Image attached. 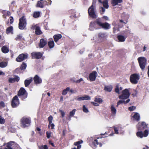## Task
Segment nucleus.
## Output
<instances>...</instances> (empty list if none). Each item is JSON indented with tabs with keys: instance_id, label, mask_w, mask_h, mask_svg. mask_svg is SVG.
<instances>
[{
	"instance_id": "1",
	"label": "nucleus",
	"mask_w": 149,
	"mask_h": 149,
	"mask_svg": "<svg viewBox=\"0 0 149 149\" xmlns=\"http://www.w3.org/2000/svg\"><path fill=\"white\" fill-rule=\"evenodd\" d=\"M90 29L93 30L94 29H97L102 28L104 30H108L111 27L110 24L107 22H91L89 25Z\"/></svg>"
},
{
	"instance_id": "2",
	"label": "nucleus",
	"mask_w": 149,
	"mask_h": 149,
	"mask_svg": "<svg viewBox=\"0 0 149 149\" xmlns=\"http://www.w3.org/2000/svg\"><path fill=\"white\" fill-rule=\"evenodd\" d=\"M95 1H96V0H93L92 5L88 8V10L89 16L93 19H95L97 17L94 6L95 4L94 2Z\"/></svg>"
},
{
	"instance_id": "3",
	"label": "nucleus",
	"mask_w": 149,
	"mask_h": 149,
	"mask_svg": "<svg viewBox=\"0 0 149 149\" xmlns=\"http://www.w3.org/2000/svg\"><path fill=\"white\" fill-rule=\"evenodd\" d=\"M28 93L23 87H21L17 92V96L21 100H24L28 96Z\"/></svg>"
},
{
	"instance_id": "4",
	"label": "nucleus",
	"mask_w": 149,
	"mask_h": 149,
	"mask_svg": "<svg viewBox=\"0 0 149 149\" xmlns=\"http://www.w3.org/2000/svg\"><path fill=\"white\" fill-rule=\"evenodd\" d=\"M26 20L24 16H23L19 18L18 24V28L19 29H24L26 26Z\"/></svg>"
},
{
	"instance_id": "5",
	"label": "nucleus",
	"mask_w": 149,
	"mask_h": 149,
	"mask_svg": "<svg viewBox=\"0 0 149 149\" xmlns=\"http://www.w3.org/2000/svg\"><path fill=\"white\" fill-rule=\"evenodd\" d=\"M31 122L30 118L23 117L21 119V126L23 128L28 127L30 125Z\"/></svg>"
},
{
	"instance_id": "6",
	"label": "nucleus",
	"mask_w": 149,
	"mask_h": 149,
	"mask_svg": "<svg viewBox=\"0 0 149 149\" xmlns=\"http://www.w3.org/2000/svg\"><path fill=\"white\" fill-rule=\"evenodd\" d=\"M137 59L140 68L142 70H144L147 62L146 59L144 57H141L138 58Z\"/></svg>"
},
{
	"instance_id": "7",
	"label": "nucleus",
	"mask_w": 149,
	"mask_h": 149,
	"mask_svg": "<svg viewBox=\"0 0 149 149\" xmlns=\"http://www.w3.org/2000/svg\"><path fill=\"white\" fill-rule=\"evenodd\" d=\"M140 79L139 75L136 73L132 74L130 77V79L131 82L134 84H137Z\"/></svg>"
},
{
	"instance_id": "8",
	"label": "nucleus",
	"mask_w": 149,
	"mask_h": 149,
	"mask_svg": "<svg viewBox=\"0 0 149 149\" xmlns=\"http://www.w3.org/2000/svg\"><path fill=\"white\" fill-rule=\"evenodd\" d=\"M130 95V93L128 89L125 88L123 91L122 94L119 96V98L121 100L127 99Z\"/></svg>"
},
{
	"instance_id": "9",
	"label": "nucleus",
	"mask_w": 149,
	"mask_h": 149,
	"mask_svg": "<svg viewBox=\"0 0 149 149\" xmlns=\"http://www.w3.org/2000/svg\"><path fill=\"white\" fill-rule=\"evenodd\" d=\"M43 54V52H34L31 53V56L32 59H37L41 58Z\"/></svg>"
},
{
	"instance_id": "10",
	"label": "nucleus",
	"mask_w": 149,
	"mask_h": 149,
	"mask_svg": "<svg viewBox=\"0 0 149 149\" xmlns=\"http://www.w3.org/2000/svg\"><path fill=\"white\" fill-rule=\"evenodd\" d=\"M19 104V100L17 96L15 95L14 96L11 102V105L13 108H16Z\"/></svg>"
},
{
	"instance_id": "11",
	"label": "nucleus",
	"mask_w": 149,
	"mask_h": 149,
	"mask_svg": "<svg viewBox=\"0 0 149 149\" xmlns=\"http://www.w3.org/2000/svg\"><path fill=\"white\" fill-rule=\"evenodd\" d=\"M107 36L106 33L100 32L98 34V40L100 42H103L106 40Z\"/></svg>"
},
{
	"instance_id": "12",
	"label": "nucleus",
	"mask_w": 149,
	"mask_h": 149,
	"mask_svg": "<svg viewBox=\"0 0 149 149\" xmlns=\"http://www.w3.org/2000/svg\"><path fill=\"white\" fill-rule=\"evenodd\" d=\"M28 57V54H21L16 58V61L17 62H21L27 58Z\"/></svg>"
},
{
	"instance_id": "13",
	"label": "nucleus",
	"mask_w": 149,
	"mask_h": 149,
	"mask_svg": "<svg viewBox=\"0 0 149 149\" xmlns=\"http://www.w3.org/2000/svg\"><path fill=\"white\" fill-rule=\"evenodd\" d=\"M148 124L144 122L143 121L141 123H139L137 125V128L139 130L142 131L148 127Z\"/></svg>"
},
{
	"instance_id": "14",
	"label": "nucleus",
	"mask_w": 149,
	"mask_h": 149,
	"mask_svg": "<svg viewBox=\"0 0 149 149\" xmlns=\"http://www.w3.org/2000/svg\"><path fill=\"white\" fill-rule=\"evenodd\" d=\"M104 144V143L102 142H98V141L97 139H95L92 142V143L91 144V146L93 148H95L97 146V145H99L100 147L102 146V144Z\"/></svg>"
},
{
	"instance_id": "15",
	"label": "nucleus",
	"mask_w": 149,
	"mask_h": 149,
	"mask_svg": "<svg viewBox=\"0 0 149 149\" xmlns=\"http://www.w3.org/2000/svg\"><path fill=\"white\" fill-rule=\"evenodd\" d=\"M97 73L95 71H94L90 73L89 76V78L90 81H95L97 77Z\"/></svg>"
},
{
	"instance_id": "16",
	"label": "nucleus",
	"mask_w": 149,
	"mask_h": 149,
	"mask_svg": "<svg viewBox=\"0 0 149 149\" xmlns=\"http://www.w3.org/2000/svg\"><path fill=\"white\" fill-rule=\"evenodd\" d=\"M47 40L46 38H41L38 43V46L40 48H43L47 43Z\"/></svg>"
},
{
	"instance_id": "17",
	"label": "nucleus",
	"mask_w": 149,
	"mask_h": 149,
	"mask_svg": "<svg viewBox=\"0 0 149 149\" xmlns=\"http://www.w3.org/2000/svg\"><path fill=\"white\" fill-rule=\"evenodd\" d=\"M33 81L34 83L36 84H37L41 83L42 81L39 76L37 75H36L33 77Z\"/></svg>"
},
{
	"instance_id": "18",
	"label": "nucleus",
	"mask_w": 149,
	"mask_h": 149,
	"mask_svg": "<svg viewBox=\"0 0 149 149\" xmlns=\"http://www.w3.org/2000/svg\"><path fill=\"white\" fill-rule=\"evenodd\" d=\"M35 28V34L36 35H39L42 34V32L40 30V28L39 26L37 24L34 26Z\"/></svg>"
},
{
	"instance_id": "19",
	"label": "nucleus",
	"mask_w": 149,
	"mask_h": 149,
	"mask_svg": "<svg viewBox=\"0 0 149 149\" xmlns=\"http://www.w3.org/2000/svg\"><path fill=\"white\" fill-rule=\"evenodd\" d=\"M109 20L108 17L106 16H104L101 18H99L96 19L94 22H104Z\"/></svg>"
},
{
	"instance_id": "20",
	"label": "nucleus",
	"mask_w": 149,
	"mask_h": 149,
	"mask_svg": "<svg viewBox=\"0 0 149 149\" xmlns=\"http://www.w3.org/2000/svg\"><path fill=\"white\" fill-rule=\"evenodd\" d=\"M19 80V77L17 76H15L14 78H9L8 79V82L13 83L16 81L17 82H18Z\"/></svg>"
},
{
	"instance_id": "21",
	"label": "nucleus",
	"mask_w": 149,
	"mask_h": 149,
	"mask_svg": "<svg viewBox=\"0 0 149 149\" xmlns=\"http://www.w3.org/2000/svg\"><path fill=\"white\" fill-rule=\"evenodd\" d=\"M127 38L122 35H118L117 36V38L118 40V42H124Z\"/></svg>"
},
{
	"instance_id": "22",
	"label": "nucleus",
	"mask_w": 149,
	"mask_h": 149,
	"mask_svg": "<svg viewBox=\"0 0 149 149\" xmlns=\"http://www.w3.org/2000/svg\"><path fill=\"white\" fill-rule=\"evenodd\" d=\"M62 37V35L60 34L55 35L53 36L54 40L56 43H57L58 41L61 39Z\"/></svg>"
},
{
	"instance_id": "23",
	"label": "nucleus",
	"mask_w": 149,
	"mask_h": 149,
	"mask_svg": "<svg viewBox=\"0 0 149 149\" xmlns=\"http://www.w3.org/2000/svg\"><path fill=\"white\" fill-rule=\"evenodd\" d=\"M26 67L27 65L26 63L24 62H23L21 64V65L20 66V69L18 68L16 69L15 70V71L17 72L18 73V71L20 69L22 70H24L26 69Z\"/></svg>"
},
{
	"instance_id": "24",
	"label": "nucleus",
	"mask_w": 149,
	"mask_h": 149,
	"mask_svg": "<svg viewBox=\"0 0 149 149\" xmlns=\"http://www.w3.org/2000/svg\"><path fill=\"white\" fill-rule=\"evenodd\" d=\"M69 13L71 15L70 16L71 19H75L77 18L75 12L74 10H71L69 11Z\"/></svg>"
},
{
	"instance_id": "25",
	"label": "nucleus",
	"mask_w": 149,
	"mask_h": 149,
	"mask_svg": "<svg viewBox=\"0 0 149 149\" xmlns=\"http://www.w3.org/2000/svg\"><path fill=\"white\" fill-rule=\"evenodd\" d=\"M132 117L135 120L139 121L140 119V114L139 113L137 112L135 113V114L134 116H133Z\"/></svg>"
},
{
	"instance_id": "26",
	"label": "nucleus",
	"mask_w": 149,
	"mask_h": 149,
	"mask_svg": "<svg viewBox=\"0 0 149 149\" xmlns=\"http://www.w3.org/2000/svg\"><path fill=\"white\" fill-rule=\"evenodd\" d=\"M33 81V79L32 77L30 79H26L24 81V85L26 87H27Z\"/></svg>"
},
{
	"instance_id": "27",
	"label": "nucleus",
	"mask_w": 149,
	"mask_h": 149,
	"mask_svg": "<svg viewBox=\"0 0 149 149\" xmlns=\"http://www.w3.org/2000/svg\"><path fill=\"white\" fill-rule=\"evenodd\" d=\"M122 2V0H112L111 4L113 6H115Z\"/></svg>"
},
{
	"instance_id": "28",
	"label": "nucleus",
	"mask_w": 149,
	"mask_h": 149,
	"mask_svg": "<svg viewBox=\"0 0 149 149\" xmlns=\"http://www.w3.org/2000/svg\"><path fill=\"white\" fill-rule=\"evenodd\" d=\"M111 114L113 116H115L116 113V109L114 107L113 105H112L110 107Z\"/></svg>"
},
{
	"instance_id": "29",
	"label": "nucleus",
	"mask_w": 149,
	"mask_h": 149,
	"mask_svg": "<svg viewBox=\"0 0 149 149\" xmlns=\"http://www.w3.org/2000/svg\"><path fill=\"white\" fill-rule=\"evenodd\" d=\"M6 33L8 34L10 33L11 34L13 33V27L12 26H10L6 29Z\"/></svg>"
},
{
	"instance_id": "30",
	"label": "nucleus",
	"mask_w": 149,
	"mask_h": 149,
	"mask_svg": "<svg viewBox=\"0 0 149 149\" xmlns=\"http://www.w3.org/2000/svg\"><path fill=\"white\" fill-rule=\"evenodd\" d=\"M130 101V99H128L126 101L123 100H119L117 103V107H118V106L120 104L123 103H124L125 104H127L129 103Z\"/></svg>"
},
{
	"instance_id": "31",
	"label": "nucleus",
	"mask_w": 149,
	"mask_h": 149,
	"mask_svg": "<svg viewBox=\"0 0 149 149\" xmlns=\"http://www.w3.org/2000/svg\"><path fill=\"white\" fill-rule=\"evenodd\" d=\"M102 3V4L103 7L106 9H108L109 8L108 0H104L103 1Z\"/></svg>"
},
{
	"instance_id": "32",
	"label": "nucleus",
	"mask_w": 149,
	"mask_h": 149,
	"mask_svg": "<svg viewBox=\"0 0 149 149\" xmlns=\"http://www.w3.org/2000/svg\"><path fill=\"white\" fill-rule=\"evenodd\" d=\"M2 52L4 53H7L9 51V49L6 46L2 47L1 48Z\"/></svg>"
},
{
	"instance_id": "33",
	"label": "nucleus",
	"mask_w": 149,
	"mask_h": 149,
	"mask_svg": "<svg viewBox=\"0 0 149 149\" xmlns=\"http://www.w3.org/2000/svg\"><path fill=\"white\" fill-rule=\"evenodd\" d=\"M83 142V141L81 140L80 141L75 142L74 143V145L76 146H77V147L78 148V149H80L81 147V146L80 144L82 143Z\"/></svg>"
},
{
	"instance_id": "34",
	"label": "nucleus",
	"mask_w": 149,
	"mask_h": 149,
	"mask_svg": "<svg viewBox=\"0 0 149 149\" xmlns=\"http://www.w3.org/2000/svg\"><path fill=\"white\" fill-rule=\"evenodd\" d=\"M48 46L50 49L53 48L54 46V41H51L48 42Z\"/></svg>"
},
{
	"instance_id": "35",
	"label": "nucleus",
	"mask_w": 149,
	"mask_h": 149,
	"mask_svg": "<svg viewBox=\"0 0 149 149\" xmlns=\"http://www.w3.org/2000/svg\"><path fill=\"white\" fill-rule=\"evenodd\" d=\"M40 12L39 11L34 12L33 15V16L35 18H37L40 16Z\"/></svg>"
},
{
	"instance_id": "36",
	"label": "nucleus",
	"mask_w": 149,
	"mask_h": 149,
	"mask_svg": "<svg viewBox=\"0 0 149 149\" xmlns=\"http://www.w3.org/2000/svg\"><path fill=\"white\" fill-rule=\"evenodd\" d=\"M104 90L107 92H111L112 89V87L111 86H106L104 87Z\"/></svg>"
},
{
	"instance_id": "37",
	"label": "nucleus",
	"mask_w": 149,
	"mask_h": 149,
	"mask_svg": "<svg viewBox=\"0 0 149 149\" xmlns=\"http://www.w3.org/2000/svg\"><path fill=\"white\" fill-rule=\"evenodd\" d=\"M76 111V109H74L72 111L70 112L69 116H68L69 120H70V117H73L75 114Z\"/></svg>"
},
{
	"instance_id": "38",
	"label": "nucleus",
	"mask_w": 149,
	"mask_h": 149,
	"mask_svg": "<svg viewBox=\"0 0 149 149\" xmlns=\"http://www.w3.org/2000/svg\"><path fill=\"white\" fill-rule=\"evenodd\" d=\"M36 6L37 7H40L42 8L44 7V5L43 3V2L38 1L37 2Z\"/></svg>"
},
{
	"instance_id": "39",
	"label": "nucleus",
	"mask_w": 149,
	"mask_h": 149,
	"mask_svg": "<svg viewBox=\"0 0 149 149\" xmlns=\"http://www.w3.org/2000/svg\"><path fill=\"white\" fill-rule=\"evenodd\" d=\"M42 2L44 5V7L46 5H50L52 2L51 0H45V1Z\"/></svg>"
},
{
	"instance_id": "40",
	"label": "nucleus",
	"mask_w": 149,
	"mask_h": 149,
	"mask_svg": "<svg viewBox=\"0 0 149 149\" xmlns=\"http://www.w3.org/2000/svg\"><path fill=\"white\" fill-rule=\"evenodd\" d=\"M70 90V88L67 87L66 89L63 90L62 92V94L63 95H65L68 93V92Z\"/></svg>"
},
{
	"instance_id": "41",
	"label": "nucleus",
	"mask_w": 149,
	"mask_h": 149,
	"mask_svg": "<svg viewBox=\"0 0 149 149\" xmlns=\"http://www.w3.org/2000/svg\"><path fill=\"white\" fill-rule=\"evenodd\" d=\"M7 65V63L6 62L3 61L0 63V67L3 68L6 67Z\"/></svg>"
},
{
	"instance_id": "42",
	"label": "nucleus",
	"mask_w": 149,
	"mask_h": 149,
	"mask_svg": "<svg viewBox=\"0 0 149 149\" xmlns=\"http://www.w3.org/2000/svg\"><path fill=\"white\" fill-rule=\"evenodd\" d=\"M136 135L138 137L142 138L143 136V133L142 131L138 132H136Z\"/></svg>"
},
{
	"instance_id": "43",
	"label": "nucleus",
	"mask_w": 149,
	"mask_h": 149,
	"mask_svg": "<svg viewBox=\"0 0 149 149\" xmlns=\"http://www.w3.org/2000/svg\"><path fill=\"white\" fill-rule=\"evenodd\" d=\"M13 143L14 142H13V141H10L9 142L7 143L6 145V147H7V148L8 149L9 148H12L11 147V146L12 145V143Z\"/></svg>"
},
{
	"instance_id": "44",
	"label": "nucleus",
	"mask_w": 149,
	"mask_h": 149,
	"mask_svg": "<svg viewBox=\"0 0 149 149\" xmlns=\"http://www.w3.org/2000/svg\"><path fill=\"white\" fill-rule=\"evenodd\" d=\"M94 101L95 102H98L99 103H101L103 102L102 99L99 98H95Z\"/></svg>"
},
{
	"instance_id": "45",
	"label": "nucleus",
	"mask_w": 149,
	"mask_h": 149,
	"mask_svg": "<svg viewBox=\"0 0 149 149\" xmlns=\"http://www.w3.org/2000/svg\"><path fill=\"white\" fill-rule=\"evenodd\" d=\"M105 8L103 7H100V12L101 14H103L105 12Z\"/></svg>"
},
{
	"instance_id": "46",
	"label": "nucleus",
	"mask_w": 149,
	"mask_h": 149,
	"mask_svg": "<svg viewBox=\"0 0 149 149\" xmlns=\"http://www.w3.org/2000/svg\"><path fill=\"white\" fill-rule=\"evenodd\" d=\"M48 147L46 145L38 146V149H48Z\"/></svg>"
},
{
	"instance_id": "47",
	"label": "nucleus",
	"mask_w": 149,
	"mask_h": 149,
	"mask_svg": "<svg viewBox=\"0 0 149 149\" xmlns=\"http://www.w3.org/2000/svg\"><path fill=\"white\" fill-rule=\"evenodd\" d=\"M122 89V87H120V88H119L117 86L115 89V92L118 94H119L120 93L119 91L121 90Z\"/></svg>"
},
{
	"instance_id": "48",
	"label": "nucleus",
	"mask_w": 149,
	"mask_h": 149,
	"mask_svg": "<svg viewBox=\"0 0 149 149\" xmlns=\"http://www.w3.org/2000/svg\"><path fill=\"white\" fill-rule=\"evenodd\" d=\"M22 36L20 34L18 35L17 37L15 38V40L17 41L19 40H21L22 39Z\"/></svg>"
},
{
	"instance_id": "49",
	"label": "nucleus",
	"mask_w": 149,
	"mask_h": 149,
	"mask_svg": "<svg viewBox=\"0 0 149 149\" xmlns=\"http://www.w3.org/2000/svg\"><path fill=\"white\" fill-rule=\"evenodd\" d=\"M149 132L147 130H145L143 132V136L145 137H146L148 134Z\"/></svg>"
},
{
	"instance_id": "50",
	"label": "nucleus",
	"mask_w": 149,
	"mask_h": 149,
	"mask_svg": "<svg viewBox=\"0 0 149 149\" xmlns=\"http://www.w3.org/2000/svg\"><path fill=\"white\" fill-rule=\"evenodd\" d=\"M53 119V117L51 116H50L49 117H48V120L49 121V124H51V123H52Z\"/></svg>"
},
{
	"instance_id": "51",
	"label": "nucleus",
	"mask_w": 149,
	"mask_h": 149,
	"mask_svg": "<svg viewBox=\"0 0 149 149\" xmlns=\"http://www.w3.org/2000/svg\"><path fill=\"white\" fill-rule=\"evenodd\" d=\"M83 111L86 113H88V111L87 108H86L85 105H84L83 107Z\"/></svg>"
},
{
	"instance_id": "52",
	"label": "nucleus",
	"mask_w": 149,
	"mask_h": 149,
	"mask_svg": "<svg viewBox=\"0 0 149 149\" xmlns=\"http://www.w3.org/2000/svg\"><path fill=\"white\" fill-rule=\"evenodd\" d=\"M5 123V119L4 118H2V117L0 116V124H4Z\"/></svg>"
},
{
	"instance_id": "53",
	"label": "nucleus",
	"mask_w": 149,
	"mask_h": 149,
	"mask_svg": "<svg viewBox=\"0 0 149 149\" xmlns=\"http://www.w3.org/2000/svg\"><path fill=\"white\" fill-rule=\"evenodd\" d=\"M136 109V107L134 106H132L128 108V110L130 111H133Z\"/></svg>"
},
{
	"instance_id": "54",
	"label": "nucleus",
	"mask_w": 149,
	"mask_h": 149,
	"mask_svg": "<svg viewBox=\"0 0 149 149\" xmlns=\"http://www.w3.org/2000/svg\"><path fill=\"white\" fill-rule=\"evenodd\" d=\"M54 125L53 123H51V124H49V123L48 125V127L49 128H50V127H51V129H54Z\"/></svg>"
},
{
	"instance_id": "55",
	"label": "nucleus",
	"mask_w": 149,
	"mask_h": 149,
	"mask_svg": "<svg viewBox=\"0 0 149 149\" xmlns=\"http://www.w3.org/2000/svg\"><path fill=\"white\" fill-rule=\"evenodd\" d=\"M113 128L116 134H118V128L117 127H116L115 126L113 127Z\"/></svg>"
},
{
	"instance_id": "56",
	"label": "nucleus",
	"mask_w": 149,
	"mask_h": 149,
	"mask_svg": "<svg viewBox=\"0 0 149 149\" xmlns=\"http://www.w3.org/2000/svg\"><path fill=\"white\" fill-rule=\"evenodd\" d=\"M84 97V100H90L91 98L88 95H85L83 96Z\"/></svg>"
},
{
	"instance_id": "57",
	"label": "nucleus",
	"mask_w": 149,
	"mask_h": 149,
	"mask_svg": "<svg viewBox=\"0 0 149 149\" xmlns=\"http://www.w3.org/2000/svg\"><path fill=\"white\" fill-rule=\"evenodd\" d=\"M5 106V105L4 102L3 101L0 102V109L1 108H3Z\"/></svg>"
},
{
	"instance_id": "58",
	"label": "nucleus",
	"mask_w": 149,
	"mask_h": 149,
	"mask_svg": "<svg viewBox=\"0 0 149 149\" xmlns=\"http://www.w3.org/2000/svg\"><path fill=\"white\" fill-rule=\"evenodd\" d=\"M51 133L50 132L47 131L46 132L47 137L48 139L50 138L51 136Z\"/></svg>"
},
{
	"instance_id": "59",
	"label": "nucleus",
	"mask_w": 149,
	"mask_h": 149,
	"mask_svg": "<svg viewBox=\"0 0 149 149\" xmlns=\"http://www.w3.org/2000/svg\"><path fill=\"white\" fill-rule=\"evenodd\" d=\"M60 111L61 113L62 118H63L65 115V113L62 110H60Z\"/></svg>"
},
{
	"instance_id": "60",
	"label": "nucleus",
	"mask_w": 149,
	"mask_h": 149,
	"mask_svg": "<svg viewBox=\"0 0 149 149\" xmlns=\"http://www.w3.org/2000/svg\"><path fill=\"white\" fill-rule=\"evenodd\" d=\"M83 81V79L82 78H80L79 80H77L76 81H74V82L77 83H80L81 81Z\"/></svg>"
},
{
	"instance_id": "61",
	"label": "nucleus",
	"mask_w": 149,
	"mask_h": 149,
	"mask_svg": "<svg viewBox=\"0 0 149 149\" xmlns=\"http://www.w3.org/2000/svg\"><path fill=\"white\" fill-rule=\"evenodd\" d=\"M84 97L83 96L79 97L77 98V99H76L78 101H81V100H84Z\"/></svg>"
},
{
	"instance_id": "62",
	"label": "nucleus",
	"mask_w": 149,
	"mask_h": 149,
	"mask_svg": "<svg viewBox=\"0 0 149 149\" xmlns=\"http://www.w3.org/2000/svg\"><path fill=\"white\" fill-rule=\"evenodd\" d=\"M120 22L121 23H123L124 24H126L127 23L128 21L127 19L125 20V21L122 19H120Z\"/></svg>"
},
{
	"instance_id": "63",
	"label": "nucleus",
	"mask_w": 149,
	"mask_h": 149,
	"mask_svg": "<svg viewBox=\"0 0 149 149\" xmlns=\"http://www.w3.org/2000/svg\"><path fill=\"white\" fill-rule=\"evenodd\" d=\"M10 24H12L13 22H14V19H13V17L12 16H10Z\"/></svg>"
},
{
	"instance_id": "64",
	"label": "nucleus",
	"mask_w": 149,
	"mask_h": 149,
	"mask_svg": "<svg viewBox=\"0 0 149 149\" xmlns=\"http://www.w3.org/2000/svg\"><path fill=\"white\" fill-rule=\"evenodd\" d=\"M117 28L116 27H114L113 28V33H115L116 32V31L117 30Z\"/></svg>"
}]
</instances>
